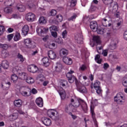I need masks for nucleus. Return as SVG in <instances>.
<instances>
[{"label": "nucleus", "instance_id": "obj_7", "mask_svg": "<svg viewBox=\"0 0 127 127\" xmlns=\"http://www.w3.org/2000/svg\"><path fill=\"white\" fill-rule=\"evenodd\" d=\"M25 18L27 21H29V22H33V21H35L36 16L33 13L29 12L26 15Z\"/></svg>", "mask_w": 127, "mask_h": 127}, {"label": "nucleus", "instance_id": "obj_15", "mask_svg": "<svg viewBox=\"0 0 127 127\" xmlns=\"http://www.w3.org/2000/svg\"><path fill=\"white\" fill-rule=\"evenodd\" d=\"M57 21H55V19H53L52 20L53 23H55L56 24H58V22H61L62 20H63V16H62V15L59 14L57 15Z\"/></svg>", "mask_w": 127, "mask_h": 127}, {"label": "nucleus", "instance_id": "obj_45", "mask_svg": "<svg viewBox=\"0 0 127 127\" xmlns=\"http://www.w3.org/2000/svg\"><path fill=\"white\" fill-rule=\"evenodd\" d=\"M67 84H68V82L65 80L61 81V86H62L63 87H65Z\"/></svg>", "mask_w": 127, "mask_h": 127}, {"label": "nucleus", "instance_id": "obj_57", "mask_svg": "<svg viewBox=\"0 0 127 127\" xmlns=\"http://www.w3.org/2000/svg\"><path fill=\"white\" fill-rule=\"evenodd\" d=\"M113 35V31L112 30H109L108 32H107V36L108 37H110V36H112Z\"/></svg>", "mask_w": 127, "mask_h": 127}, {"label": "nucleus", "instance_id": "obj_19", "mask_svg": "<svg viewBox=\"0 0 127 127\" xmlns=\"http://www.w3.org/2000/svg\"><path fill=\"white\" fill-rule=\"evenodd\" d=\"M48 57L50 59H55L56 58V53L53 51H50L48 52Z\"/></svg>", "mask_w": 127, "mask_h": 127}, {"label": "nucleus", "instance_id": "obj_62", "mask_svg": "<svg viewBox=\"0 0 127 127\" xmlns=\"http://www.w3.org/2000/svg\"><path fill=\"white\" fill-rule=\"evenodd\" d=\"M52 35L53 37L56 38L57 37V33L56 32H52Z\"/></svg>", "mask_w": 127, "mask_h": 127}, {"label": "nucleus", "instance_id": "obj_27", "mask_svg": "<svg viewBox=\"0 0 127 127\" xmlns=\"http://www.w3.org/2000/svg\"><path fill=\"white\" fill-rule=\"evenodd\" d=\"M21 39V36H20V33L18 32H16L15 36H14V41H18Z\"/></svg>", "mask_w": 127, "mask_h": 127}, {"label": "nucleus", "instance_id": "obj_6", "mask_svg": "<svg viewBox=\"0 0 127 127\" xmlns=\"http://www.w3.org/2000/svg\"><path fill=\"white\" fill-rule=\"evenodd\" d=\"M47 115L53 120H56V118L58 117V112L56 110L50 109L48 111Z\"/></svg>", "mask_w": 127, "mask_h": 127}, {"label": "nucleus", "instance_id": "obj_30", "mask_svg": "<svg viewBox=\"0 0 127 127\" xmlns=\"http://www.w3.org/2000/svg\"><path fill=\"white\" fill-rule=\"evenodd\" d=\"M16 57L17 59L19 60L20 62L23 63L25 60V58L23 57V56L20 53L17 54Z\"/></svg>", "mask_w": 127, "mask_h": 127}, {"label": "nucleus", "instance_id": "obj_1", "mask_svg": "<svg viewBox=\"0 0 127 127\" xmlns=\"http://www.w3.org/2000/svg\"><path fill=\"white\" fill-rule=\"evenodd\" d=\"M70 102L71 104H73V105H72L73 106V109H75V108H78V107L81 105L82 110L84 112V113H87V111H88V106L87 105V103L84 102L82 99L78 100L76 99H71L70 100Z\"/></svg>", "mask_w": 127, "mask_h": 127}, {"label": "nucleus", "instance_id": "obj_59", "mask_svg": "<svg viewBox=\"0 0 127 127\" xmlns=\"http://www.w3.org/2000/svg\"><path fill=\"white\" fill-rule=\"evenodd\" d=\"M31 93H32V94L34 95H35L36 94H37V90L35 88H33L31 90Z\"/></svg>", "mask_w": 127, "mask_h": 127}, {"label": "nucleus", "instance_id": "obj_42", "mask_svg": "<svg viewBox=\"0 0 127 127\" xmlns=\"http://www.w3.org/2000/svg\"><path fill=\"white\" fill-rule=\"evenodd\" d=\"M31 68L32 70L31 72H32V73H35L37 72V70H38V67L34 64H33V67H32Z\"/></svg>", "mask_w": 127, "mask_h": 127}, {"label": "nucleus", "instance_id": "obj_2", "mask_svg": "<svg viewBox=\"0 0 127 127\" xmlns=\"http://www.w3.org/2000/svg\"><path fill=\"white\" fill-rule=\"evenodd\" d=\"M114 101L119 105H123L125 103V101H126V97L123 93H119L114 97Z\"/></svg>", "mask_w": 127, "mask_h": 127}, {"label": "nucleus", "instance_id": "obj_14", "mask_svg": "<svg viewBox=\"0 0 127 127\" xmlns=\"http://www.w3.org/2000/svg\"><path fill=\"white\" fill-rule=\"evenodd\" d=\"M8 118L10 122H13L15 121V120H17L18 118V114L17 113H13V114L8 116Z\"/></svg>", "mask_w": 127, "mask_h": 127}, {"label": "nucleus", "instance_id": "obj_33", "mask_svg": "<svg viewBox=\"0 0 127 127\" xmlns=\"http://www.w3.org/2000/svg\"><path fill=\"white\" fill-rule=\"evenodd\" d=\"M17 9L19 10V11L22 12V11H24V10H25V6L23 5H19L17 6Z\"/></svg>", "mask_w": 127, "mask_h": 127}, {"label": "nucleus", "instance_id": "obj_44", "mask_svg": "<svg viewBox=\"0 0 127 127\" xmlns=\"http://www.w3.org/2000/svg\"><path fill=\"white\" fill-rule=\"evenodd\" d=\"M79 71H85L87 69V66L85 64H82L79 67Z\"/></svg>", "mask_w": 127, "mask_h": 127}, {"label": "nucleus", "instance_id": "obj_53", "mask_svg": "<svg viewBox=\"0 0 127 127\" xmlns=\"http://www.w3.org/2000/svg\"><path fill=\"white\" fill-rule=\"evenodd\" d=\"M118 8H119V6L118 5V3H115L113 7V10H114V11H117Z\"/></svg>", "mask_w": 127, "mask_h": 127}, {"label": "nucleus", "instance_id": "obj_21", "mask_svg": "<svg viewBox=\"0 0 127 127\" xmlns=\"http://www.w3.org/2000/svg\"><path fill=\"white\" fill-rule=\"evenodd\" d=\"M90 28L91 29H93V30L94 29H98V24H97V22L95 21H92L90 22Z\"/></svg>", "mask_w": 127, "mask_h": 127}, {"label": "nucleus", "instance_id": "obj_11", "mask_svg": "<svg viewBox=\"0 0 127 127\" xmlns=\"http://www.w3.org/2000/svg\"><path fill=\"white\" fill-rule=\"evenodd\" d=\"M77 86V90L78 91V92H80V93H82L83 94H86L88 92V90H87V88L86 87L83 85H78L76 84Z\"/></svg>", "mask_w": 127, "mask_h": 127}, {"label": "nucleus", "instance_id": "obj_50", "mask_svg": "<svg viewBox=\"0 0 127 127\" xmlns=\"http://www.w3.org/2000/svg\"><path fill=\"white\" fill-rule=\"evenodd\" d=\"M4 27H3V26H0V36L4 32Z\"/></svg>", "mask_w": 127, "mask_h": 127}, {"label": "nucleus", "instance_id": "obj_24", "mask_svg": "<svg viewBox=\"0 0 127 127\" xmlns=\"http://www.w3.org/2000/svg\"><path fill=\"white\" fill-rule=\"evenodd\" d=\"M62 88H61L60 90H59L58 92L61 97V98L62 99V100H64V99H65V98H66V92H65V91L63 90Z\"/></svg>", "mask_w": 127, "mask_h": 127}, {"label": "nucleus", "instance_id": "obj_63", "mask_svg": "<svg viewBox=\"0 0 127 127\" xmlns=\"http://www.w3.org/2000/svg\"><path fill=\"white\" fill-rule=\"evenodd\" d=\"M2 48V49H4V50H6V49H7V48H8V46L6 44H3V46Z\"/></svg>", "mask_w": 127, "mask_h": 127}, {"label": "nucleus", "instance_id": "obj_37", "mask_svg": "<svg viewBox=\"0 0 127 127\" xmlns=\"http://www.w3.org/2000/svg\"><path fill=\"white\" fill-rule=\"evenodd\" d=\"M39 23H42V24H45L46 23V19L43 16H41L39 19Z\"/></svg>", "mask_w": 127, "mask_h": 127}, {"label": "nucleus", "instance_id": "obj_10", "mask_svg": "<svg viewBox=\"0 0 127 127\" xmlns=\"http://www.w3.org/2000/svg\"><path fill=\"white\" fill-rule=\"evenodd\" d=\"M41 122L45 125V126H46L47 127H49V126H51V120L50 119L46 118V117H43L41 119Z\"/></svg>", "mask_w": 127, "mask_h": 127}, {"label": "nucleus", "instance_id": "obj_40", "mask_svg": "<svg viewBox=\"0 0 127 127\" xmlns=\"http://www.w3.org/2000/svg\"><path fill=\"white\" fill-rule=\"evenodd\" d=\"M50 31H52V30H54V31H58V30H59V27L56 26H52L50 27Z\"/></svg>", "mask_w": 127, "mask_h": 127}, {"label": "nucleus", "instance_id": "obj_49", "mask_svg": "<svg viewBox=\"0 0 127 127\" xmlns=\"http://www.w3.org/2000/svg\"><path fill=\"white\" fill-rule=\"evenodd\" d=\"M51 15L52 16H55L56 14H57V11L55 9H52L50 11Z\"/></svg>", "mask_w": 127, "mask_h": 127}, {"label": "nucleus", "instance_id": "obj_48", "mask_svg": "<svg viewBox=\"0 0 127 127\" xmlns=\"http://www.w3.org/2000/svg\"><path fill=\"white\" fill-rule=\"evenodd\" d=\"M122 84L124 87H126V88H127V77L124 78Z\"/></svg>", "mask_w": 127, "mask_h": 127}, {"label": "nucleus", "instance_id": "obj_55", "mask_svg": "<svg viewBox=\"0 0 127 127\" xmlns=\"http://www.w3.org/2000/svg\"><path fill=\"white\" fill-rule=\"evenodd\" d=\"M76 17H77V15L76 14H74L71 17L68 18V20H75L76 19Z\"/></svg>", "mask_w": 127, "mask_h": 127}, {"label": "nucleus", "instance_id": "obj_36", "mask_svg": "<svg viewBox=\"0 0 127 127\" xmlns=\"http://www.w3.org/2000/svg\"><path fill=\"white\" fill-rule=\"evenodd\" d=\"M26 82L28 84H33V83H34V79L30 77H27L26 79Z\"/></svg>", "mask_w": 127, "mask_h": 127}, {"label": "nucleus", "instance_id": "obj_60", "mask_svg": "<svg viewBox=\"0 0 127 127\" xmlns=\"http://www.w3.org/2000/svg\"><path fill=\"white\" fill-rule=\"evenodd\" d=\"M45 47L46 48H49L50 49H51V44L48 43L47 44L45 45Z\"/></svg>", "mask_w": 127, "mask_h": 127}, {"label": "nucleus", "instance_id": "obj_58", "mask_svg": "<svg viewBox=\"0 0 127 127\" xmlns=\"http://www.w3.org/2000/svg\"><path fill=\"white\" fill-rule=\"evenodd\" d=\"M102 55L106 57L108 55V50H105L102 52Z\"/></svg>", "mask_w": 127, "mask_h": 127}, {"label": "nucleus", "instance_id": "obj_56", "mask_svg": "<svg viewBox=\"0 0 127 127\" xmlns=\"http://www.w3.org/2000/svg\"><path fill=\"white\" fill-rule=\"evenodd\" d=\"M102 23L104 26H107V24H106V22L108 21V20L106 18H103L102 19Z\"/></svg>", "mask_w": 127, "mask_h": 127}, {"label": "nucleus", "instance_id": "obj_32", "mask_svg": "<svg viewBox=\"0 0 127 127\" xmlns=\"http://www.w3.org/2000/svg\"><path fill=\"white\" fill-rule=\"evenodd\" d=\"M4 11L5 13H7V14L9 13H11L12 12V8L9 7H7L4 8Z\"/></svg>", "mask_w": 127, "mask_h": 127}, {"label": "nucleus", "instance_id": "obj_26", "mask_svg": "<svg viewBox=\"0 0 127 127\" xmlns=\"http://www.w3.org/2000/svg\"><path fill=\"white\" fill-rule=\"evenodd\" d=\"M1 64H2V67L4 69H7V68L9 67V63H8V62H7V61H3L2 62Z\"/></svg>", "mask_w": 127, "mask_h": 127}, {"label": "nucleus", "instance_id": "obj_61", "mask_svg": "<svg viewBox=\"0 0 127 127\" xmlns=\"http://www.w3.org/2000/svg\"><path fill=\"white\" fill-rule=\"evenodd\" d=\"M123 37L125 40L127 41V31L125 32Z\"/></svg>", "mask_w": 127, "mask_h": 127}, {"label": "nucleus", "instance_id": "obj_8", "mask_svg": "<svg viewBox=\"0 0 127 127\" xmlns=\"http://www.w3.org/2000/svg\"><path fill=\"white\" fill-rule=\"evenodd\" d=\"M100 81L98 80H96L93 84V87L95 90H96V93L98 95H101V94H102V88L100 86Z\"/></svg>", "mask_w": 127, "mask_h": 127}, {"label": "nucleus", "instance_id": "obj_4", "mask_svg": "<svg viewBox=\"0 0 127 127\" xmlns=\"http://www.w3.org/2000/svg\"><path fill=\"white\" fill-rule=\"evenodd\" d=\"M49 29L48 28H45L44 27H40L37 28V33L39 36H44V34H46L48 32Z\"/></svg>", "mask_w": 127, "mask_h": 127}, {"label": "nucleus", "instance_id": "obj_31", "mask_svg": "<svg viewBox=\"0 0 127 127\" xmlns=\"http://www.w3.org/2000/svg\"><path fill=\"white\" fill-rule=\"evenodd\" d=\"M1 55L3 58H6L9 56V53L6 51H2L1 53Z\"/></svg>", "mask_w": 127, "mask_h": 127}, {"label": "nucleus", "instance_id": "obj_35", "mask_svg": "<svg viewBox=\"0 0 127 127\" xmlns=\"http://www.w3.org/2000/svg\"><path fill=\"white\" fill-rule=\"evenodd\" d=\"M27 74L25 73L24 72H23L21 73V74H20V78L21 79V80H26L27 79Z\"/></svg>", "mask_w": 127, "mask_h": 127}, {"label": "nucleus", "instance_id": "obj_13", "mask_svg": "<svg viewBox=\"0 0 127 127\" xmlns=\"http://www.w3.org/2000/svg\"><path fill=\"white\" fill-rule=\"evenodd\" d=\"M117 44H118L117 40L112 41L109 45V49L111 50H115V49L117 48Z\"/></svg>", "mask_w": 127, "mask_h": 127}, {"label": "nucleus", "instance_id": "obj_43", "mask_svg": "<svg viewBox=\"0 0 127 127\" xmlns=\"http://www.w3.org/2000/svg\"><path fill=\"white\" fill-rule=\"evenodd\" d=\"M103 1L105 4H111V3H113V1H114V0H103Z\"/></svg>", "mask_w": 127, "mask_h": 127}, {"label": "nucleus", "instance_id": "obj_9", "mask_svg": "<svg viewBox=\"0 0 127 127\" xmlns=\"http://www.w3.org/2000/svg\"><path fill=\"white\" fill-rule=\"evenodd\" d=\"M24 43L27 48H35V45L32 43L30 39H26Z\"/></svg>", "mask_w": 127, "mask_h": 127}, {"label": "nucleus", "instance_id": "obj_34", "mask_svg": "<svg viewBox=\"0 0 127 127\" xmlns=\"http://www.w3.org/2000/svg\"><path fill=\"white\" fill-rule=\"evenodd\" d=\"M27 6L28 7V8H30V9H34L35 8V5H34L31 2H28L27 4Z\"/></svg>", "mask_w": 127, "mask_h": 127}, {"label": "nucleus", "instance_id": "obj_39", "mask_svg": "<svg viewBox=\"0 0 127 127\" xmlns=\"http://www.w3.org/2000/svg\"><path fill=\"white\" fill-rule=\"evenodd\" d=\"M31 92L30 91L29 94H28V93L26 91H21L20 92V94L22 95V96H23L24 97H29V96H30L31 95Z\"/></svg>", "mask_w": 127, "mask_h": 127}, {"label": "nucleus", "instance_id": "obj_28", "mask_svg": "<svg viewBox=\"0 0 127 127\" xmlns=\"http://www.w3.org/2000/svg\"><path fill=\"white\" fill-rule=\"evenodd\" d=\"M93 39L94 42H96L97 44H101V39L100 37L98 36H94L93 37Z\"/></svg>", "mask_w": 127, "mask_h": 127}, {"label": "nucleus", "instance_id": "obj_5", "mask_svg": "<svg viewBox=\"0 0 127 127\" xmlns=\"http://www.w3.org/2000/svg\"><path fill=\"white\" fill-rule=\"evenodd\" d=\"M76 111H77V109L74 108V106L72 103H70L69 105L65 106L64 111L68 114V115H72V113H74Z\"/></svg>", "mask_w": 127, "mask_h": 127}, {"label": "nucleus", "instance_id": "obj_41", "mask_svg": "<svg viewBox=\"0 0 127 127\" xmlns=\"http://www.w3.org/2000/svg\"><path fill=\"white\" fill-rule=\"evenodd\" d=\"M56 42L57 43H58V44H60L61 45H63V44L64 43L63 42V40L61 38H58V39H57L56 40Z\"/></svg>", "mask_w": 127, "mask_h": 127}, {"label": "nucleus", "instance_id": "obj_17", "mask_svg": "<svg viewBox=\"0 0 127 127\" xmlns=\"http://www.w3.org/2000/svg\"><path fill=\"white\" fill-rule=\"evenodd\" d=\"M36 104L40 107V108H42L43 107V99L41 97H39L36 100Z\"/></svg>", "mask_w": 127, "mask_h": 127}, {"label": "nucleus", "instance_id": "obj_12", "mask_svg": "<svg viewBox=\"0 0 127 127\" xmlns=\"http://www.w3.org/2000/svg\"><path fill=\"white\" fill-rule=\"evenodd\" d=\"M75 40L79 44L83 43V35L82 34H77L75 35Z\"/></svg>", "mask_w": 127, "mask_h": 127}, {"label": "nucleus", "instance_id": "obj_52", "mask_svg": "<svg viewBox=\"0 0 127 127\" xmlns=\"http://www.w3.org/2000/svg\"><path fill=\"white\" fill-rule=\"evenodd\" d=\"M97 31L98 34H104L105 33L103 29H97Z\"/></svg>", "mask_w": 127, "mask_h": 127}, {"label": "nucleus", "instance_id": "obj_64", "mask_svg": "<svg viewBox=\"0 0 127 127\" xmlns=\"http://www.w3.org/2000/svg\"><path fill=\"white\" fill-rule=\"evenodd\" d=\"M103 68L105 69H108V68H109V64H108L107 63L104 64L103 65Z\"/></svg>", "mask_w": 127, "mask_h": 127}, {"label": "nucleus", "instance_id": "obj_22", "mask_svg": "<svg viewBox=\"0 0 127 127\" xmlns=\"http://www.w3.org/2000/svg\"><path fill=\"white\" fill-rule=\"evenodd\" d=\"M55 70L56 72H61L62 71V64L57 63L55 66Z\"/></svg>", "mask_w": 127, "mask_h": 127}, {"label": "nucleus", "instance_id": "obj_29", "mask_svg": "<svg viewBox=\"0 0 127 127\" xmlns=\"http://www.w3.org/2000/svg\"><path fill=\"white\" fill-rule=\"evenodd\" d=\"M14 105L16 107H18L19 108L20 107L21 105H22V102L21 101V100L18 99V100H15L14 102Z\"/></svg>", "mask_w": 127, "mask_h": 127}, {"label": "nucleus", "instance_id": "obj_23", "mask_svg": "<svg viewBox=\"0 0 127 127\" xmlns=\"http://www.w3.org/2000/svg\"><path fill=\"white\" fill-rule=\"evenodd\" d=\"M22 31L24 35H26V34L28 33V31H29V27L27 25H24L22 29Z\"/></svg>", "mask_w": 127, "mask_h": 127}, {"label": "nucleus", "instance_id": "obj_20", "mask_svg": "<svg viewBox=\"0 0 127 127\" xmlns=\"http://www.w3.org/2000/svg\"><path fill=\"white\" fill-rule=\"evenodd\" d=\"M68 50L66 49L63 48L60 51V56H67L68 55Z\"/></svg>", "mask_w": 127, "mask_h": 127}, {"label": "nucleus", "instance_id": "obj_54", "mask_svg": "<svg viewBox=\"0 0 127 127\" xmlns=\"http://www.w3.org/2000/svg\"><path fill=\"white\" fill-rule=\"evenodd\" d=\"M7 38L8 40V41H10L13 38V34H10L9 35H8L7 36Z\"/></svg>", "mask_w": 127, "mask_h": 127}, {"label": "nucleus", "instance_id": "obj_51", "mask_svg": "<svg viewBox=\"0 0 127 127\" xmlns=\"http://www.w3.org/2000/svg\"><path fill=\"white\" fill-rule=\"evenodd\" d=\"M116 69L118 71H121V70H122V71H126L127 70V68H124V66H117Z\"/></svg>", "mask_w": 127, "mask_h": 127}, {"label": "nucleus", "instance_id": "obj_16", "mask_svg": "<svg viewBox=\"0 0 127 127\" xmlns=\"http://www.w3.org/2000/svg\"><path fill=\"white\" fill-rule=\"evenodd\" d=\"M63 62L67 65H71V64L73 63L72 59L68 58L67 57H65L63 58Z\"/></svg>", "mask_w": 127, "mask_h": 127}, {"label": "nucleus", "instance_id": "obj_25", "mask_svg": "<svg viewBox=\"0 0 127 127\" xmlns=\"http://www.w3.org/2000/svg\"><path fill=\"white\" fill-rule=\"evenodd\" d=\"M94 107H90V112L91 114L92 118L94 122H96V114H95V112L94 111Z\"/></svg>", "mask_w": 127, "mask_h": 127}, {"label": "nucleus", "instance_id": "obj_46", "mask_svg": "<svg viewBox=\"0 0 127 127\" xmlns=\"http://www.w3.org/2000/svg\"><path fill=\"white\" fill-rule=\"evenodd\" d=\"M77 4V0H71L70 2V6L71 7H73V6H75L76 4Z\"/></svg>", "mask_w": 127, "mask_h": 127}, {"label": "nucleus", "instance_id": "obj_3", "mask_svg": "<svg viewBox=\"0 0 127 127\" xmlns=\"http://www.w3.org/2000/svg\"><path fill=\"white\" fill-rule=\"evenodd\" d=\"M73 73H74V70L70 69V71L66 73V76L67 78H68V82L69 83H73L74 81H75L77 85V82H78V80H77V78H76L75 76L72 75Z\"/></svg>", "mask_w": 127, "mask_h": 127}, {"label": "nucleus", "instance_id": "obj_38", "mask_svg": "<svg viewBox=\"0 0 127 127\" xmlns=\"http://www.w3.org/2000/svg\"><path fill=\"white\" fill-rule=\"evenodd\" d=\"M11 79L13 83H16V81L18 80V77L15 74H12L11 76Z\"/></svg>", "mask_w": 127, "mask_h": 127}, {"label": "nucleus", "instance_id": "obj_47", "mask_svg": "<svg viewBox=\"0 0 127 127\" xmlns=\"http://www.w3.org/2000/svg\"><path fill=\"white\" fill-rule=\"evenodd\" d=\"M67 32L66 30H64L62 34V35L63 36V38H67Z\"/></svg>", "mask_w": 127, "mask_h": 127}, {"label": "nucleus", "instance_id": "obj_18", "mask_svg": "<svg viewBox=\"0 0 127 127\" xmlns=\"http://www.w3.org/2000/svg\"><path fill=\"white\" fill-rule=\"evenodd\" d=\"M42 61L43 63V65L46 67L48 66L50 64V62L49 61V59L48 57H44L42 59Z\"/></svg>", "mask_w": 127, "mask_h": 127}]
</instances>
